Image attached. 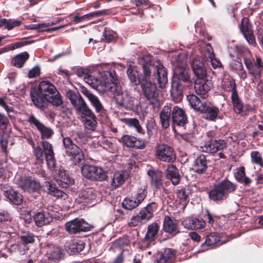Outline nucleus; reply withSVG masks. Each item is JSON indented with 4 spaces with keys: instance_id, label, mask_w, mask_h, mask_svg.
Here are the masks:
<instances>
[{
    "instance_id": "6e6d98bb",
    "label": "nucleus",
    "mask_w": 263,
    "mask_h": 263,
    "mask_svg": "<svg viewBox=\"0 0 263 263\" xmlns=\"http://www.w3.org/2000/svg\"><path fill=\"white\" fill-rule=\"evenodd\" d=\"M146 127L148 137L150 139L157 130L156 124L154 118H151L147 120Z\"/></svg>"
},
{
    "instance_id": "f257e3e1",
    "label": "nucleus",
    "mask_w": 263,
    "mask_h": 263,
    "mask_svg": "<svg viewBox=\"0 0 263 263\" xmlns=\"http://www.w3.org/2000/svg\"><path fill=\"white\" fill-rule=\"evenodd\" d=\"M30 96L34 106L41 110L47 107V103L59 107L63 101L56 87L50 81H42L37 87H32Z\"/></svg>"
},
{
    "instance_id": "b1692460",
    "label": "nucleus",
    "mask_w": 263,
    "mask_h": 263,
    "mask_svg": "<svg viewBox=\"0 0 263 263\" xmlns=\"http://www.w3.org/2000/svg\"><path fill=\"white\" fill-rule=\"evenodd\" d=\"M55 178L58 184L63 188L67 189L73 184L74 181L69 174L63 169L57 170L55 171Z\"/></svg>"
},
{
    "instance_id": "2f4dec72",
    "label": "nucleus",
    "mask_w": 263,
    "mask_h": 263,
    "mask_svg": "<svg viewBox=\"0 0 263 263\" xmlns=\"http://www.w3.org/2000/svg\"><path fill=\"white\" fill-rule=\"evenodd\" d=\"M208 168L207 160L203 154L197 155L192 165V170L199 174L204 173Z\"/></svg>"
},
{
    "instance_id": "c756f323",
    "label": "nucleus",
    "mask_w": 263,
    "mask_h": 263,
    "mask_svg": "<svg viewBox=\"0 0 263 263\" xmlns=\"http://www.w3.org/2000/svg\"><path fill=\"white\" fill-rule=\"evenodd\" d=\"M79 198L81 199V201L87 204H96L97 201L96 200L97 197V193L93 188H86L82 190L79 193Z\"/></svg>"
},
{
    "instance_id": "4468645a",
    "label": "nucleus",
    "mask_w": 263,
    "mask_h": 263,
    "mask_svg": "<svg viewBox=\"0 0 263 263\" xmlns=\"http://www.w3.org/2000/svg\"><path fill=\"white\" fill-rule=\"evenodd\" d=\"M159 228V225L156 222L148 225L146 233L141 241L142 247L149 248L156 243Z\"/></svg>"
},
{
    "instance_id": "774afa93",
    "label": "nucleus",
    "mask_w": 263,
    "mask_h": 263,
    "mask_svg": "<svg viewBox=\"0 0 263 263\" xmlns=\"http://www.w3.org/2000/svg\"><path fill=\"white\" fill-rule=\"evenodd\" d=\"M89 70L87 69L84 68H78L77 70V74L79 77H83L85 81V78L87 76H89L90 74L89 73Z\"/></svg>"
},
{
    "instance_id": "5701e85b",
    "label": "nucleus",
    "mask_w": 263,
    "mask_h": 263,
    "mask_svg": "<svg viewBox=\"0 0 263 263\" xmlns=\"http://www.w3.org/2000/svg\"><path fill=\"white\" fill-rule=\"evenodd\" d=\"M205 78H197L194 82L195 91L198 95L204 96L211 88V81Z\"/></svg>"
},
{
    "instance_id": "aec40b11",
    "label": "nucleus",
    "mask_w": 263,
    "mask_h": 263,
    "mask_svg": "<svg viewBox=\"0 0 263 263\" xmlns=\"http://www.w3.org/2000/svg\"><path fill=\"white\" fill-rule=\"evenodd\" d=\"M33 220L37 227L49 224L53 220L52 215L49 210L44 208L35 213L33 216Z\"/></svg>"
},
{
    "instance_id": "c85d7f7f",
    "label": "nucleus",
    "mask_w": 263,
    "mask_h": 263,
    "mask_svg": "<svg viewBox=\"0 0 263 263\" xmlns=\"http://www.w3.org/2000/svg\"><path fill=\"white\" fill-rule=\"evenodd\" d=\"M158 208V204L152 202L143 208L137 214L143 223L151 220L154 217V213Z\"/></svg>"
},
{
    "instance_id": "5fc2aeb1",
    "label": "nucleus",
    "mask_w": 263,
    "mask_h": 263,
    "mask_svg": "<svg viewBox=\"0 0 263 263\" xmlns=\"http://www.w3.org/2000/svg\"><path fill=\"white\" fill-rule=\"evenodd\" d=\"M124 122L130 127H134L139 133H142L143 129L140 125L139 120L135 118L124 119Z\"/></svg>"
},
{
    "instance_id": "864d4df0",
    "label": "nucleus",
    "mask_w": 263,
    "mask_h": 263,
    "mask_svg": "<svg viewBox=\"0 0 263 263\" xmlns=\"http://www.w3.org/2000/svg\"><path fill=\"white\" fill-rule=\"evenodd\" d=\"M77 111L81 114L82 117H87L90 119L96 118L95 114L92 110L89 108L86 103L84 105L81 106Z\"/></svg>"
},
{
    "instance_id": "6ab92c4d",
    "label": "nucleus",
    "mask_w": 263,
    "mask_h": 263,
    "mask_svg": "<svg viewBox=\"0 0 263 263\" xmlns=\"http://www.w3.org/2000/svg\"><path fill=\"white\" fill-rule=\"evenodd\" d=\"M205 241L200 247V251L204 252L211 249H213L217 246L221 245V236L217 232H211L204 237Z\"/></svg>"
},
{
    "instance_id": "20e7f679",
    "label": "nucleus",
    "mask_w": 263,
    "mask_h": 263,
    "mask_svg": "<svg viewBox=\"0 0 263 263\" xmlns=\"http://www.w3.org/2000/svg\"><path fill=\"white\" fill-rule=\"evenodd\" d=\"M237 188V184L224 179L214 184L212 189L208 192L209 198L215 203H221L228 198L230 194L235 192Z\"/></svg>"
},
{
    "instance_id": "a18cd8bd",
    "label": "nucleus",
    "mask_w": 263,
    "mask_h": 263,
    "mask_svg": "<svg viewBox=\"0 0 263 263\" xmlns=\"http://www.w3.org/2000/svg\"><path fill=\"white\" fill-rule=\"evenodd\" d=\"M204 218L208 220V222L212 227H220V217L210 212L208 209L205 210Z\"/></svg>"
},
{
    "instance_id": "f3484780",
    "label": "nucleus",
    "mask_w": 263,
    "mask_h": 263,
    "mask_svg": "<svg viewBox=\"0 0 263 263\" xmlns=\"http://www.w3.org/2000/svg\"><path fill=\"white\" fill-rule=\"evenodd\" d=\"M18 186L25 192L29 193H39L41 185L37 180L32 179L30 177H22L17 180Z\"/></svg>"
},
{
    "instance_id": "79ce46f5",
    "label": "nucleus",
    "mask_w": 263,
    "mask_h": 263,
    "mask_svg": "<svg viewBox=\"0 0 263 263\" xmlns=\"http://www.w3.org/2000/svg\"><path fill=\"white\" fill-rule=\"evenodd\" d=\"M147 186H141L137 187L131 194L132 197L136 200L140 204L145 199L147 195Z\"/></svg>"
},
{
    "instance_id": "3c124183",
    "label": "nucleus",
    "mask_w": 263,
    "mask_h": 263,
    "mask_svg": "<svg viewBox=\"0 0 263 263\" xmlns=\"http://www.w3.org/2000/svg\"><path fill=\"white\" fill-rule=\"evenodd\" d=\"M21 242L24 245L32 244L35 241V235L30 232H24L20 237Z\"/></svg>"
},
{
    "instance_id": "e433bc0d",
    "label": "nucleus",
    "mask_w": 263,
    "mask_h": 263,
    "mask_svg": "<svg viewBox=\"0 0 263 263\" xmlns=\"http://www.w3.org/2000/svg\"><path fill=\"white\" fill-rule=\"evenodd\" d=\"M46 187L47 193L57 198H64L66 194L62 190L58 189L56 184L51 181H46L43 185Z\"/></svg>"
},
{
    "instance_id": "4be33fe9",
    "label": "nucleus",
    "mask_w": 263,
    "mask_h": 263,
    "mask_svg": "<svg viewBox=\"0 0 263 263\" xmlns=\"http://www.w3.org/2000/svg\"><path fill=\"white\" fill-rule=\"evenodd\" d=\"M231 98L233 104L234 111L237 115L241 116L248 115L250 108L248 106H244L243 103L238 93L231 94Z\"/></svg>"
},
{
    "instance_id": "c9c22d12",
    "label": "nucleus",
    "mask_w": 263,
    "mask_h": 263,
    "mask_svg": "<svg viewBox=\"0 0 263 263\" xmlns=\"http://www.w3.org/2000/svg\"><path fill=\"white\" fill-rule=\"evenodd\" d=\"M184 87L181 82L173 81L171 95L174 100L178 101L182 99Z\"/></svg>"
},
{
    "instance_id": "c03bdc74",
    "label": "nucleus",
    "mask_w": 263,
    "mask_h": 263,
    "mask_svg": "<svg viewBox=\"0 0 263 263\" xmlns=\"http://www.w3.org/2000/svg\"><path fill=\"white\" fill-rule=\"evenodd\" d=\"M222 87L225 91L231 92V94L237 93L236 84L233 78L226 79L223 82Z\"/></svg>"
},
{
    "instance_id": "423d86ee",
    "label": "nucleus",
    "mask_w": 263,
    "mask_h": 263,
    "mask_svg": "<svg viewBox=\"0 0 263 263\" xmlns=\"http://www.w3.org/2000/svg\"><path fill=\"white\" fill-rule=\"evenodd\" d=\"M117 79L116 71L113 69L110 68L104 72L103 76H102V79H98L90 74L85 78V82L96 89H103L109 91V89L107 87L108 86L107 84L111 86L112 83H116Z\"/></svg>"
},
{
    "instance_id": "dca6fc26",
    "label": "nucleus",
    "mask_w": 263,
    "mask_h": 263,
    "mask_svg": "<svg viewBox=\"0 0 263 263\" xmlns=\"http://www.w3.org/2000/svg\"><path fill=\"white\" fill-rule=\"evenodd\" d=\"M118 140L123 145L130 148L143 149L146 146L145 139L132 135H124Z\"/></svg>"
},
{
    "instance_id": "72a5a7b5",
    "label": "nucleus",
    "mask_w": 263,
    "mask_h": 263,
    "mask_svg": "<svg viewBox=\"0 0 263 263\" xmlns=\"http://www.w3.org/2000/svg\"><path fill=\"white\" fill-rule=\"evenodd\" d=\"M66 97L68 98L76 111L85 103V101L78 91L69 90L66 92Z\"/></svg>"
},
{
    "instance_id": "e2e57ef3",
    "label": "nucleus",
    "mask_w": 263,
    "mask_h": 263,
    "mask_svg": "<svg viewBox=\"0 0 263 263\" xmlns=\"http://www.w3.org/2000/svg\"><path fill=\"white\" fill-rule=\"evenodd\" d=\"M142 223H144L140 219V217L137 214L132 217L130 221L128 223V225L130 227H135L140 226Z\"/></svg>"
},
{
    "instance_id": "2eb2a0df",
    "label": "nucleus",
    "mask_w": 263,
    "mask_h": 263,
    "mask_svg": "<svg viewBox=\"0 0 263 263\" xmlns=\"http://www.w3.org/2000/svg\"><path fill=\"white\" fill-rule=\"evenodd\" d=\"M227 147V142L223 139H208L204 141L203 145L200 146V150L203 152L214 154Z\"/></svg>"
},
{
    "instance_id": "4d7b16f0",
    "label": "nucleus",
    "mask_w": 263,
    "mask_h": 263,
    "mask_svg": "<svg viewBox=\"0 0 263 263\" xmlns=\"http://www.w3.org/2000/svg\"><path fill=\"white\" fill-rule=\"evenodd\" d=\"M190 194V190L188 188H181L176 191V194L181 202L186 201Z\"/></svg>"
},
{
    "instance_id": "338daca9",
    "label": "nucleus",
    "mask_w": 263,
    "mask_h": 263,
    "mask_svg": "<svg viewBox=\"0 0 263 263\" xmlns=\"http://www.w3.org/2000/svg\"><path fill=\"white\" fill-rule=\"evenodd\" d=\"M230 66L231 70L235 72L241 70L242 67H243L242 63L237 60L232 61L230 65Z\"/></svg>"
},
{
    "instance_id": "4c0bfd02",
    "label": "nucleus",
    "mask_w": 263,
    "mask_h": 263,
    "mask_svg": "<svg viewBox=\"0 0 263 263\" xmlns=\"http://www.w3.org/2000/svg\"><path fill=\"white\" fill-rule=\"evenodd\" d=\"M47 254L49 259L54 261H59L64 255L62 248L53 245L48 247Z\"/></svg>"
},
{
    "instance_id": "9d476101",
    "label": "nucleus",
    "mask_w": 263,
    "mask_h": 263,
    "mask_svg": "<svg viewBox=\"0 0 263 263\" xmlns=\"http://www.w3.org/2000/svg\"><path fill=\"white\" fill-rule=\"evenodd\" d=\"M155 157L160 161L173 163L176 159L174 148L166 144H159L155 146Z\"/></svg>"
},
{
    "instance_id": "ddd939ff",
    "label": "nucleus",
    "mask_w": 263,
    "mask_h": 263,
    "mask_svg": "<svg viewBox=\"0 0 263 263\" xmlns=\"http://www.w3.org/2000/svg\"><path fill=\"white\" fill-rule=\"evenodd\" d=\"M27 122L31 126H34L40 133L41 141H47L46 139H51L54 134L51 128L46 126L33 114L29 116Z\"/></svg>"
},
{
    "instance_id": "9b49d317",
    "label": "nucleus",
    "mask_w": 263,
    "mask_h": 263,
    "mask_svg": "<svg viewBox=\"0 0 263 263\" xmlns=\"http://www.w3.org/2000/svg\"><path fill=\"white\" fill-rule=\"evenodd\" d=\"M81 172L84 177L92 181H102L107 178L106 172L99 166L84 164Z\"/></svg>"
},
{
    "instance_id": "bb28decb",
    "label": "nucleus",
    "mask_w": 263,
    "mask_h": 263,
    "mask_svg": "<svg viewBox=\"0 0 263 263\" xmlns=\"http://www.w3.org/2000/svg\"><path fill=\"white\" fill-rule=\"evenodd\" d=\"M85 247V242L78 239L67 241L64 245L65 251L70 255L81 252L84 250Z\"/></svg>"
},
{
    "instance_id": "1a4fd4ad",
    "label": "nucleus",
    "mask_w": 263,
    "mask_h": 263,
    "mask_svg": "<svg viewBox=\"0 0 263 263\" xmlns=\"http://www.w3.org/2000/svg\"><path fill=\"white\" fill-rule=\"evenodd\" d=\"M63 144L66 154L73 158L75 164H80L84 162L85 157L82 150L73 142L71 138H63Z\"/></svg>"
},
{
    "instance_id": "0e129e2a",
    "label": "nucleus",
    "mask_w": 263,
    "mask_h": 263,
    "mask_svg": "<svg viewBox=\"0 0 263 263\" xmlns=\"http://www.w3.org/2000/svg\"><path fill=\"white\" fill-rule=\"evenodd\" d=\"M165 256L169 262H172V259L175 256L176 251L174 249L170 248H165L163 251L161 252Z\"/></svg>"
},
{
    "instance_id": "ea45409f",
    "label": "nucleus",
    "mask_w": 263,
    "mask_h": 263,
    "mask_svg": "<svg viewBox=\"0 0 263 263\" xmlns=\"http://www.w3.org/2000/svg\"><path fill=\"white\" fill-rule=\"evenodd\" d=\"M234 176L238 182L245 186H249L252 182L251 179L246 176L245 167L243 166L237 169V171L234 173Z\"/></svg>"
},
{
    "instance_id": "cd10ccee",
    "label": "nucleus",
    "mask_w": 263,
    "mask_h": 263,
    "mask_svg": "<svg viewBox=\"0 0 263 263\" xmlns=\"http://www.w3.org/2000/svg\"><path fill=\"white\" fill-rule=\"evenodd\" d=\"M162 229L164 232L172 236H175L180 232L177 220L169 216H165L163 221Z\"/></svg>"
},
{
    "instance_id": "69168bd1",
    "label": "nucleus",
    "mask_w": 263,
    "mask_h": 263,
    "mask_svg": "<svg viewBox=\"0 0 263 263\" xmlns=\"http://www.w3.org/2000/svg\"><path fill=\"white\" fill-rule=\"evenodd\" d=\"M33 42H34L33 41H25L15 42V43L11 44V49L14 50V49H17L18 48H21L23 46L32 44Z\"/></svg>"
},
{
    "instance_id": "a19ab883",
    "label": "nucleus",
    "mask_w": 263,
    "mask_h": 263,
    "mask_svg": "<svg viewBox=\"0 0 263 263\" xmlns=\"http://www.w3.org/2000/svg\"><path fill=\"white\" fill-rule=\"evenodd\" d=\"M175 74L177 76L178 81L177 82H183L186 84V86H190L193 84L192 80L191 78L188 71L183 68L177 69L175 71Z\"/></svg>"
},
{
    "instance_id": "052dcab7",
    "label": "nucleus",
    "mask_w": 263,
    "mask_h": 263,
    "mask_svg": "<svg viewBox=\"0 0 263 263\" xmlns=\"http://www.w3.org/2000/svg\"><path fill=\"white\" fill-rule=\"evenodd\" d=\"M192 230L201 229L204 228L205 222L202 218H193L192 219Z\"/></svg>"
},
{
    "instance_id": "0eeeda50",
    "label": "nucleus",
    "mask_w": 263,
    "mask_h": 263,
    "mask_svg": "<svg viewBox=\"0 0 263 263\" xmlns=\"http://www.w3.org/2000/svg\"><path fill=\"white\" fill-rule=\"evenodd\" d=\"M109 91L113 93L116 102L119 105L126 109H132L134 106V99L129 96L127 91H122V88L117 79L115 83H112L111 86L107 84Z\"/></svg>"
},
{
    "instance_id": "393cba45",
    "label": "nucleus",
    "mask_w": 263,
    "mask_h": 263,
    "mask_svg": "<svg viewBox=\"0 0 263 263\" xmlns=\"http://www.w3.org/2000/svg\"><path fill=\"white\" fill-rule=\"evenodd\" d=\"M147 174L150 177L151 186L160 190L163 184V172L158 169H149Z\"/></svg>"
},
{
    "instance_id": "de8ad7c7",
    "label": "nucleus",
    "mask_w": 263,
    "mask_h": 263,
    "mask_svg": "<svg viewBox=\"0 0 263 263\" xmlns=\"http://www.w3.org/2000/svg\"><path fill=\"white\" fill-rule=\"evenodd\" d=\"M71 137L72 139L79 145L85 144L88 141V135L83 131L73 132Z\"/></svg>"
},
{
    "instance_id": "473e14b6",
    "label": "nucleus",
    "mask_w": 263,
    "mask_h": 263,
    "mask_svg": "<svg viewBox=\"0 0 263 263\" xmlns=\"http://www.w3.org/2000/svg\"><path fill=\"white\" fill-rule=\"evenodd\" d=\"M192 69L197 78L206 77V68L202 60L200 58H195L193 60Z\"/></svg>"
},
{
    "instance_id": "f03ea898",
    "label": "nucleus",
    "mask_w": 263,
    "mask_h": 263,
    "mask_svg": "<svg viewBox=\"0 0 263 263\" xmlns=\"http://www.w3.org/2000/svg\"><path fill=\"white\" fill-rule=\"evenodd\" d=\"M159 117L162 127L164 129L170 127L171 121L174 126L183 127L184 129L188 123L185 111L177 106H164L160 112Z\"/></svg>"
},
{
    "instance_id": "f704fd0d",
    "label": "nucleus",
    "mask_w": 263,
    "mask_h": 263,
    "mask_svg": "<svg viewBox=\"0 0 263 263\" xmlns=\"http://www.w3.org/2000/svg\"><path fill=\"white\" fill-rule=\"evenodd\" d=\"M165 177L170 180L173 185L178 184L180 181L181 177L177 167L173 164H168L165 170Z\"/></svg>"
},
{
    "instance_id": "13d9d810",
    "label": "nucleus",
    "mask_w": 263,
    "mask_h": 263,
    "mask_svg": "<svg viewBox=\"0 0 263 263\" xmlns=\"http://www.w3.org/2000/svg\"><path fill=\"white\" fill-rule=\"evenodd\" d=\"M91 104L95 108L97 112H100L103 109V107L99 100L98 98L95 96H90V98L88 99Z\"/></svg>"
},
{
    "instance_id": "680f3d73",
    "label": "nucleus",
    "mask_w": 263,
    "mask_h": 263,
    "mask_svg": "<svg viewBox=\"0 0 263 263\" xmlns=\"http://www.w3.org/2000/svg\"><path fill=\"white\" fill-rule=\"evenodd\" d=\"M251 157L253 163L260 166H263V160L258 152H252L251 154Z\"/></svg>"
},
{
    "instance_id": "7c9ffc66",
    "label": "nucleus",
    "mask_w": 263,
    "mask_h": 263,
    "mask_svg": "<svg viewBox=\"0 0 263 263\" xmlns=\"http://www.w3.org/2000/svg\"><path fill=\"white\" fill-rule=\"evenodd\" d=\"M3 195L7 198L8 201L12 204L20 205L23 202L22 195L12 188L4 191Z\"/></svg>"
},
{
    "instance_id": "37998d69",
    "label": "nucleus",
    "mask_w": 263,
    "mask_h": 263,
    "mask_svg": "<svg viewBox=\"0 0 263 263\" xmlns=\"http://www.w3.org/2000/svg\"><path fill=\"white\" fill-rule=\"evenodd\" d=\"M29 58V53L25 51L15 56L12 59L11 62L15 67L22 68Z\"/></svg>"
},
{
    "instance_id": "49530a36",
    "label": "nucleus",
    "mask_w": 263,
    "mask_h": 263,
    "mask_svg": "<svg viewBox=\"0 0 263 263\" xmlns=\"http://www.w3.org/2000/svg\"><path fill=\"white\" fill-rule=\"evenodd\" d=\"M187 99L192 107L195 110L200 111V108L204 106L206 102H202L200 99L194 94L189 95L187 96Z\"/></svg>"
},
{
    "instance_id": "58836bf2",
    "label": "nucleus",
    "mask_w": 263,
    "mask_h": 263,
    "mask_svg": "<svg viewBox=\"0 0 263 263\" xmlns=\"http://www.w3.org/2000/svg\"><path fill=\"white\" fill-rule=\"evenodd\" d=\"M127 74L131 83L135 85H140L145 79L142 77V74H139L136 67L131 65L129 66L127 70Z\"/></svg>"
},
{
    "instance_id": "bf43d9fd",
    "label": "nucleus",
    "mask_w": 263,
    "mask_h": 263,
    "mask_svg": "<svg viewBox=\"0 0 263 263\" xmlns=\"http://www.w3.org/2000/svg\"><path fill=\"white\" fill-rule=\"evenodd\" d=\"M11 220L12 217L7 211L0 210V223L7 224Z\"/></svg>"
},
{
    "instance_id": "f8f14e48",
    "label": "nucleus",
    "mask_w": 263,
    "mask_h": 263,
    "mask_svg": "<svg viewBox=\"0 0 263 263\" xmlns=\"http://www.w3.org/2000/svg\"><path fill=\"white\" fill-rule=\"evenodd\" d=\"M91 228L84 219L79 217L68 221L65 224V230L71 235L89 231Z\"/></svg>"
},
{
    "instance_id": "09e8293b",
    "label": "nucleus",
    "mask_w": 263,
    "mask_h": 263,
    "mask_svg": "<svg viewBox=\"0 0 263 263\" xmlns=\"http://www.w3.org/2000/svg\"><path fill=\"white\" fill-rule=\"evenodd\" d=\"M125 180L124 174L122 173L117 172L113 176L111 185L114 189H116L124 183Z\"/></svg>"
},
{
    "instance_id": "412c9836",
    "label": "nucleus",
    "mask_w": 263,
    "mask_h": 263,
    "mask_svg": "<svg viewBox=\"0 0 263 263\" xmlns=\"http://www.w3.org/2000/svg\"><path fill=\"white\" fill-rule=\"evenodd\" d=\"M240 29L247 42L251 45L255 46L256 43L253 34L251 24L247 17H243L241 22Z\"/></svg>"
},
{
    "instance_id": "603ef678",
    "label": "nucleus",
    "mask_w": 263,
    "mask_h": 263,
    "mask_svg": "<svg viewBox=\"0 0 263 263\" xmlns=\"http://www.w3.org/2000/svg\"><path fill=\"white\" fill-rule=\"evenodd\" d=\"M122 204L125 209L128 210H133L140 205L136 200L132 197V196L129 198L124 199Z\"/></svg>"
},
{
    "instance_id": "8fccbe9b",
    "label": "nucleus",
    "mask_w": 263,
    "mask_h": 263,
    "mask_svg": "<svg viewBox=\"0 0 263 263\" xmlns=\"http://www.w3.org/2000/svg\"><path fill=\"white\" fill-rule=\"evenodd\" d=\"M110 11L109 10H102L89 13L83 15L85 20H90L93 18H96L102 16L109 15Z\"/></svg>"
},
{
    "instance_id": "6e6552de",
    "label": "nucleus",
    "mask_w": 263,
    "mask_h": 263,
    "mask_svg": "<svg viewBox=\"0 0 263 263\" xmlns=\"http://www.w3.org/2000/svg\"><path fill=\"white\" fill-rule=\"evenodd\" d=\"M142 93L154 107L158 106L159 103V92L155 81L144 79L140 84Z\"/></svg>"
},
{
    "instance_id": "a211bd4d",
    "label": "nucleus",
    "mask_w": 263,
    "mask_h": 263,
    "mask_svg": "<svg viewBox=\"0 0 263 263\" xmlns=\"http://www.w3.org/2000/svg\"><path fill=\"white\" fill-rule=\"evenodd\" d=\"M244 63L250 75L255 78L260 77L263 71V62L260 57L256 56V60L253 61L250 59H245Z\"/></svg>"
},
{
    "instance_id": "7ed1b4c3",
    "label": "nucleus",
    "mask_w": 263,
    "mask_h": 263,
    "mask_svg": "<svg viewBox=\"0 0 263 263\" xmlns=\"http://www.w3.org/2000/svg\"><path fill=\"white\" fill-rule=\"evenodd\" d=\"M144 75L142 77L145 79L157 81L159 88H163L167 83V70L163 65L159 63L155 65L151 60L144 61L142 64Z\"/></svg>"
},
{
    "instance_id": "a878e982",
    "label": "nucleus",
    "mask_w": 263,
    "mask_h": 263,
    "mask_svg": "<svg viewBox=\"0 0 263 263\" xmlns=\"http://www.w3.org/2000/svg\"><path fill=\"white\" fill-rule=\"evenodd\" d=\"M200 113L203 114V118L210 121L215 122L217 118H220L218 115L220 114V110L218 107L215 106H210L206 103L204 106L200 108Z\"/></svg>"
},
{
    "instance_id": "39448f33",
    "label": "nucleus",
    "mask_w": 263,
    "mask_h": 263,
    "mask_svg": "<svg viewBox=\"0 0 263 263\" xmlns=\"http://www.w3.org/2000/svg\"><path fill=\"white\" fill-rule=\"evenodd\" d=\"M43 148L37 145L35 146L34 142L31 140L30 145L33 147V155L37 163H43L45 159L48 166L50 169L55 167L56 160L52 145L47 141H41Z\"/></svg>"
}]
</instances>
